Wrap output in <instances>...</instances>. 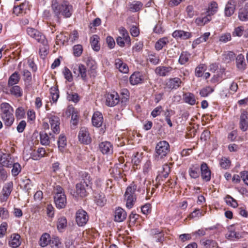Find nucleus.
<instances>
[{"label": "nucleus", "instance_id": "nucleus-1", "mask_svg": "<svg viewBox=\"0 0 248 248\" xmlns=\"http://www.w3.org/2000/svg\"><path fill=\"white\" fill-rule=\"evenodd\" d=\"M0 118L4 125L10 127L15 121L14 108L8 103L3 102L0 105Z\"/></svg>", "mask_w": 248, "mask_h": 248}, {"label": "nucleus", "instance_id": "nucleus-2", "mask_svg": "<svg viewBox=\"0 0 248 248\" xmlns=\"http://www.w3.org/2000/svg\"><path fill=\"white\" fill-rule=\"evenodd\" d=\"M51 7L54 13L56 15L62 16H71L73 12V8L72 5L67 1H63L59 4L57 0H53Z\"/></svg>", "mask_w": 248, "mask_h": 248}, {"label": "nucleus", "instance_id": "nucleus-3", "mask_svg": "<svg viewBox=\"0 0 248 248\" xmlns=\"http://www.w3.org/2000/svg\"><path fill=\"white\" fill-rule=\"evenodd\" d=\"M170 152V145L168 142L165 140L159 141L156 145L154 157L155 160L159 161L164 157Z\"/></svg>", "mask_w": 248, "mask_h": 248}, {"label": "nucleus", "instance_id": "nucleus-4", "mask_svg": "<svg viewBox=\"0 0 248 248\" xmlns=\"http://www.w3.org/2000/svg\"><path fill=\"white\" fill-rule=\"evenodd\" d=\"M56 190V194L54 196V202L56 206L58 209L63 208L66 204V198L63 188L59 186H57Z\"/></svg>", "mask_w": 248, "mask_h": 248}, {"label": "nucleus", "instance_id": "nucleus-5", "mask_svg": "<svg viewBox=\"0 0 248 248\" xmlns=\"http://www.w3.org/2000/svg\"><path fill=\"white\" fill-rule=\"evenodd\" d=\"M136 186L131 185L128 186L124 194V199L126 201V206L128 209H131L134 204L136 198L135 191Z\"/></svg>", "mask_w": 248, "mask_h": 248}, {"label": "nucleus", "instance_id": "nucleus-6", "mask_svg": "<svg viewBox=\"0 0 248 248\" xmlns=\"http://www.w3.org/2000/svg\"><path fill=\"white\" fill-rule=\"evenodd\" d=\"M89 220L87 213L83 209L78 210L76 214V221L79 226H84Z\"/></svg>", "mask_w": 248, "mask_h": 248}, {"label": "nucleus", "instance_id": "nucleus-7", "mask_svg": "<svg viewBox=\"0 0 248 248\" xmlns=\"http://www.w3.org/2000/svg\"><path fill=\"white\" fill-rule=\"evenodd\" d=\"M47 119L49 120V123L51 126V129L54 133H59L60 132V118L55 115L48 114L47 115Z\"/></svg>", "mask_w": 248, "mask_h": 248}, {"label": "nucleus", "instance_id": "nucleus-8", "mask_svg": "<svg viewBox=\"0 0 248 248\" xmlns=\"http://www.w3.org/2000/svg\"><path fill=\"white\" fill-rule=\"evenodd\" d=\"M73 72L78 76H80L82 79L85 81L87 79V73L86 68L82 64H76L73 66Z\"/></svg>", "mask_w": 248, "mask_h": 248}, {"label": "nucleus", "instance_id": "nucleus-9", "mask_svg": "<svg viewBox=\"0 0 248 248\" xmlns=\"http://www.w3.org/2000/svg\"><path fill=\"white\" fill-rule=\"evenodd\" d=\"M106 98V104L109 107L115 106L120 101L118 94L115 92L107 93Z\"/></svg>", "mask_w": 248, "mask_h": 248}, {"label": "nucleus", "instance_id": "nucleus-10", "mask_svg": "<svg viewBox=\"0 0 248 248\" xmlns=\"http://www.w3.org/2000/svg\"><path fill=\"white\" fill-rule=\"evenodd\" d=\"M99 149L104 155H111L113 152V146L109 141H105L99 143Z\"/></svg>", "mask_w": 248, "mask_h": 248}, {"label": "nucleus", "instance_id": "nucleus-11", "mask_svg": "<svg viewBox=\"0 0 248 248\" xmlns=\"http://www.w3.org/2000/svg\"><path fill=\"white\" fill-rule=\"evenodd\" d=\"M78 139L81 143L88 144L91 142V138L90 136L88 130L86 127H82L78 133Z\"/></svg>", "mask_w": 248, "mask_h": 248}, {"label": "nucleus", "instance_id": "nucleus-12", "mask_svg": "<svg viewBox=\"0 0 248 248\" xmlns=\"http://www.w3.org/2000/svg\"><path fill=\"white\" fill-rule=\"evenodd\" d=\"M201 177L202 179L208 182L211 179V172L207 164L205 162H202L200 166Z\"/></svg>", "mask_w": 248, "mask_h": 248}, {"label": "nucleus", "instance_id": "nucleus-13", "mask_svg": "<svg viewBox=\"0 0 248 248\" xmlns=\"http://www.w3.org/2000/svg\"><path fill=\"white\" fill-rule=\"evenodd\" d=\"M13 188V183L9 182L6 183L3 186L2 190V195L0 196L1 202H6L10 196Z\"/></svg>", "mask_w": 248, "mask_h": 248}, {"label": "nucleus", "instance_id": "nucleus-14", "mask_svg": "<svg viewBox=\"0 0 248 248\" xmlns=\"http://www.w3.org/2000/svg\"><path fill=\"white\" fill-rule=\"evenodd\" d=\"M21 243L20 236L17 233H13L11 235L9 240V245L12 248H17Z\"/></svg>", "mask_w": 248, "mask_h": 248}, {"label": "nucleus", "instance_id": "nucleus-15", "mask_svg": "<svg viewBox=\"0 0 248 248\" xmlns=\"http://www.w3.org/2000/svg\"><path fill=\"white\" fill-rule=\"evenodd\" d=\"M130 82L132 85H137L143 82V75L139 72H134L131 75L129 78Z\"/></svg>", "mask_w": 248, "mask_h": 248}, {"label": "nucleus", "instance_id": "nucleus-16", "mask_svg": "<svg viewBox=\"0 0 248 248\" xmlns=\"http://www.w3.org/2000/svg\"><path fill=\"white\" fill-rule=\"evenodd\" d=\"M172 36L175 38H180L186 40L192 37L191 33L189 32L185 31L182 30H176L172 34Z\"/></svg>", "mask_w": 248, "mask_h": 248}, {"label": "nucleus", "instance_id": "nucleus-17", "mask_svg": "<svg viewBox=\"0 0 248 248\" xmlns=\"http://www.w3.org/2000/svg\"><path fill=\"white\" fill-rule=\"evenodd\" d=\"M115 65L120 72L123 73H127L129 71V68L127 65L124 63L120 59H116L115 60Z\"/></svg>", "mask_w": 248, "mask_h": 248}, {"label": "nucleus", "instance_id": "nucleus-18", "mask_svg": "<svg viewBox=\"0 0 248 248\" xmlns=\"http://www.w3.org/2000/svg\"><path fill=\"white\" fill-rule=\"evenodd\" d=\"M103 118L102 114L98 111L95 112L92 117L93 124L96 127L101 126L103 123Z\"/></svg>", "mask_w": 248, "mask_h": 248}, {"label": "nucleus", "instance_id": "nucleus-19", "mask_svg": "<svg viewBox=\"0 0 248 248\" xmlns=\"http://www.w3.org/2000/svg\"><path fill=\"white\" fill-rule=\"evenodd\" d=\"M240 128L243 131H246L248 128V113L243 111L240 116Z\"/></svg>", "mask_w": 248, "mask_h": 248}, {"label": "nucleus", "instance_id": "nucleus-20", "mask_svg": "<svg viewBox=\"0 0 248 248\" xmlns=\"http://www.w3.org/2000/svg\"><path fill=\"white\" fill-rule=\"evenodd\" d=\"M76 194L78 196L80 197H84L87 195V190L89 187H87L84 184L78 183L76 185Z\"/></svg>", "mask_w": 248, "mask_h": 248}, {"label": "nucleus", "instance_id": "nucleus-21", "mask_svg": "<svg viewBox=\"0 0 248 248\" xmlns=\"http://www.w3.org/2000/svg\"><path fill=\"white\" fill-rule=\"evenodd\" d=\"M126 217L125 211L121 208L116 209L114 213V219L117 222H122Z\"/></svg>", "mask_w": 248, "mask_h": 248}, {"label": "nucleus", "instance_id": "nucleus-22", "mask_svg": "<svg viewBox=\"0 0 248 248\" xmlns=\"http://www.w3.org/2000/svg\"><path fill=\"white\" fill-rule=\"evenodd\" d=\"M236 65L239 70L244 71L247 67L245 58L243 55L239 54L236 58Z\"/></svg>", "mask_w": 248, "mask_h": 248}, {"label": "nucleus", "instance_id": "nucleus-23", "mask_svg": "<svg viewBox=\"0 0 248 248\" xmlns=\"http://www.w3.org/2000/svg\"><path fill=\"white\" fill-rule=\"evenodd\" d=\"M218 9V4L217 2L212 1L209 3L206 9V16H213L216 15Z\"/></svg>", "mask_w": 248, "mask_h": 248}, {"label": "nucleus", "instance_id": "nucleus-24", "mask_svg": "<svg viewBox=\"0 0 248 248\" xmlns=\"http://www.w3.org/2000/svg\"><path fill=\"white\" fill-rule=\"evenodd\" d=\"M94 202L100 206H103L106 203L107 200L103 193L96 192L94 195Z\"/></svg>", "mask_w": 248, "mask_h": 248}, {"label": "nucleus", "instance_id": "nucleus-25", "mask_svg": "<svg viewBox=\"0 0 248 248\" xmlns=\"http://www.w3.org/2000/svg\"><path fill=\"white\" fill-rule=\"evenodd\" d=\"M172 68L170 66H158L155 69V73L159 76L165 77L171 71Z\"/></svg>", "mask_w": 248, "mask_h": 248}, {"label": "nucleus", "instance_id": "nucleus-26", "mask_svg": "<svg viewBox=\"0 0 248 248\" xmlns=\"http://www.w3.org/2000/svg\"><path fill=\"white\" fill-rule=\"evenodd\" d=\"M66 115H70L71 114V124L74 125H76L78 122V115L75 112V108L73 107H69L66 111Z\"/></svg>", "mask_w": 248, "mask_h": 248}, {"label": "nucleus", "instance_id": "nucleus-27", "mask_svg": "<svg viewBox=\"0 0 248 248\" xmlns=\"http://www.w3.org/2000/svg\"><path fill=\"white\" fill-rule=\"evenodd\" d=\"M181 82V80L179 78H175L170 79L167 82L166 86L169 89H177L180 86Z\"/></svg>", "mask_w": 248, "mask_h": 248}, {"label": "nucleus", "instance_id": "nucleus-28", "mask_svg": "<svg viewBox=\"0 0 248 248\" xmlns=\"http://www.w3.org/2000/svg\"><path fill=\"white\" fill-rule=\"evenodd\" d=\"M210 35V33L209 32H207L204 33L202 35L201 37L195 39L192 43V47L195 48L196 46L202 43L207 41L208 39L209 38V37Z\"/></svg>", "mask_w": 248, "mask_h": 248}, {"label": "nucleus", "instance_id": "nucleus-29", "mask_svg": "<svg viewBox=\"0 0 248 248\" xmlns=\"http://www.w3.org/2000/svg\"><path fill=\"white\" fill-rule=\"evenodd\" d=\"M10 93L16 97H21L23 95V91L21 88L18 85H13L9 87Z\"/></svg>", "mask_w": 248, "mask_h": 248}, {"label": "nucleus", "instance_id": "nucleus-30", "mask_svg": "<svg viewBox=\"0 0 248 248\" xmlns=\"http://www.w3.org/2000/svg\"><path fill=\"white\" fill-rule=\"evenodd\" d=\"M189 176L192 178L196 179L200 176L199 166L197 164L192 165L188 170Z\"/></svg>", "mask_w": 248, "mask_h": 248}, {"label": "nucleus", "instance_id": "nucleus-31", "mask_svg": "<svg viewBox=\"0 0 248 248\" xmlns=\"http://www.w3.org/2000/svg\"><path fill=\"white\" fill-rule=\"evenodd\" d=\"M46 151L43 148H39L37 151H33L31 154L32 159L37 160L45 156Z\"/></svg>", "mask_w": 248, "mask_h": 248}, {"label": "nucleus", "instance_id": "nucleus-32", "mask_svg": "<svg viewBox=\"0 0 248 248\" xmlns=\"http://www.w3.org/2000/svg\"><path fill=\"white\" fill-rule=\"evenodd\" d=\"M67 219L64 216L58 217L57 222V227L59 231L62 232L67 226Z\"/></svg>", "mask_w": 248, "mask_h": 248}, {"label": "nucleus", "instance_id": "nucleus-33", "mask_svg": "<svg viewBox=\"0 0 248 248\" xmlns=\"http://www.w3.org/2000/svg\"><path fill=\"white\" fill-rule=\"evenodd\" d=\"M19 80L20 76L18 72H15L9 77L8 81V85L9 87L15 85L19 82Z\"/></svg>", "mask_w": 248, "mask_h": 248}, {"label": "nucleus", "instance_id": "nucleus-34", "mask_svg": "<svg viewBox=\"0 0 248 248\" xmlns=\"http://www.w3.org/2000/svg\"><path fill=\"white\" fill-rule=\"evenodd\" d=\"M183 98L185 102L190 105H194L196 103L195 95L190 93H186L184 94Z\"/></svg>", "mask_w": 248, "mask_h": 248}, {"label": "nucleus", "instance_id": "nucleus-35", "mask_svg": "<svg viewBox=\"0 0 248 248\" xmlns=\"http://www.w3.org/2000/svg\"><path fill=\"white\" fill-rule=\"evenodd\" d=\"M235 9V5L233 2L228 1L225 7L224 12L225 16H232L234 13Z\"/></svg>", "mask_w": 248, "mask_h": 248}, {"label": "nucleus", "instance_id": "nucleus-36", "mask_svg": "<svg viewBox=\"0 0 248 248\" xmlns=\"http://www.w3.org/2000/svg\"><path fill=\"white\" fill-rule=\"evenodd\" d=\"M24 69L22 71V75L23 77V80L26 83H28V84H30L31 79L32 76L31 72H30L26 67L25 64H23Z\"/></svg>", "mask_w": 248, "mask_h": 248}, {"label": "nucleus", "instance_id": "nucleus-37", "mask_svg": "<svg viewBox=\"0 0 248 248\" xmlns=\"http://www.w3.org/2000/svg\"><path fill=\"white\" fill-rule=\"evenodd\" d=\"M169 43V40L167 37H163L159 39L155 44V48L157 50H160L163 48Z\"/></svg>", "mask_w": 248, "mask_h": 248}, {"label": "nucleus", "instance_id": "nucleus-38", "mask_svg": "<svg viewBox=\"0 0 248 248\" xmlns=\"http://www.w3.org/2000/svg\"><path fill=\"white\" fill-rule=\"evenodd\" d=\"M119 32L121 37L124 40L125 43L130 45L131 44L130 37L125 29L124 27H121L119 29Z\"/></svg>", "mask_w": 248, "mask_h": 248}, {"label": "nucleus", "instance_id": "nucleus-39", "mask_svg": "<svg viewBox=\"0 0 248 248\" xmlns=\"http://www.w3.org/2000/svg\"><path fill=\"white\" fill-rule=\"evenodd\" d=\"M142 6V3L139 1H134L129 4V10L132 12L139 11Z\"/></svg>", "mask_w": 248, "mask_h": 248}, {"label": "nucleus", "instance_id": "nucleus-40", "mask_svg": "<svg viewBox=\"0 0 248 248\" xmlns=\"http://www.w3.org/2000/svg\"><path fill=\"white\" fill-rule=\"evenodd\" d=\"M241 237L238 232H236L234 231L229 230L226 234V238L230 240H234L238 239Z\"/></svg>", "mask_w": 248, "mask_h": 248}, {"label": "nucleus", "instance_id": "nucleus-41", "mask_svg": "<svg viewBox=\"0 0 248 248\" xmlns=\"http://www.w3.org/2000/svg\"><path fill=\"white\" fill-rule=\"evenodd\" d=\"M99 37L97 35H93L91 37V44L93 49L98 51L100 49V46L98 45Z\"/></svg>", "mask_w": 248, "mask_h": 248}, {"label": "nucleus", "instance_id": "nucleus-42", "mask_svg": "<svg viewBox=\"0 0 248 248\" xmlns=\"http://www.w3.org/2000/svg\"><path fill=\"white\" fill-rule=\"evenodd\" d=\"M50 241V235L47 233H45L41 236L39 240L40 245L42 247L46 246Z\"/></svg>", "mask_w": 248, "mask_h": 248}, {"label": "nucleus", "instance_id": "nucleus-43", "mask_svg": "<svg viewBox=\"0 0 248 248\" xmlns=\"http://www.w3.org/2000/svg\"><path fill=\"white\" fill-rule=\"evenodd\" d=\"M80 183L84 184L87 187H90L91 184V178L88 173L84 172L82 175V180Z\"/></svg>", "mask_w": 248, "mask_h": 248}, {"label": "nucleus", "instance_id": "nucleus-44", "mask_svg": "<svg viewBox=\"0 0 248 248\" xmlns=\"http://www.w3.org/2000/svg\"><path fill=\"white\" fill-rule=\"evenodd\" d=\"M42 46H40L39 52L40 56L44 58L47 54L48 46L47 45V41L46 39V43L44 44H41Z\"/></svg>", "mask_w": 248, "mask_h": 248}, {"label": "nucleus", "instance_id": "nucleus-45", "mask_svg": "<svg viewBox=\"0 0 248 248\" xmlns=\"http://www.w3.org/2000/svg\"><path fill=\"white\" fill-rule=\"evenodd\" d=\"M58 145L59 150L62 151L66 145V137L63 135H60L58 140Z\"/></svg>", "mask_w": 248, "mask_h": 248}, {"label": "nucleus", "instance_id": "nucleus-46", "mask_svg": "<svg viewBox=\"0 0 248 248\" xmlns=\"http://www.w3.org/2000/svg\"><path fill=\"white\" fill-rule=\"evenodd\" d=\"M50 93L53 103H56L59 97V93L58 89L56 87H52L50 89Z\"/></svg>", "mask_w": 248, "mask_h": 248}, {"label": "nucleus", "instance_id": "nucleus-47", "mask_svg": "<svg viewBox=\"0 0 248 248\" xmlns=\"http://www.w3.org/2000/svg\"><path fill=\"white\" fill-rule=\"evenodd\" d=\"M190 54L187 52H182L179 57V62L181 64H185L189 59Z\"/></svg>", "mask_w": 248, "mask_h": 248}, {"label": "nucleus", "instance_id": "nucleus-48", "mask_svg": "<svg viewBox=\"0 0 248 248\" xmlns=\"http://www.w3.org/2000/svg\"><path fill=\"white\" fill-rule=\"evenodd\" d=\"M225 201L226 204L229 206H232L233 208H236L238 206L237 201L229 195H227L225 198Z\"/></svg>", "mask_w": 248, "mask_h": 248}, {"label": "nucleus", "instance_id": "nucleus-49", "mask_svg": "<svg viewBox=\"0 0 248 248\" xmlns=\"http://www.w3.org/2000/svg\"><path fill=\"white\" fill-rule=\"evenodd\" d=\"M211 19V18H209L208 16H198L196 19L195 22L199 26H203Z\"/></svg>", "mask_w": 248, "mask_h": 248}, {"label": "nucleus", "instance_id": "nucleus-50", "mask_svg": "<svg viewBox=\"0 0 248 248\" xmlns=\"http://www.w3.org/2000/svg\"><path fill=\"white\" fill-rule=\"evenodd\" d=\"M31 37L35 39L40 44H44L46 43V38L45 35L39 31L38 33H34Z\"/></svg>", "mask_w": 248, "mask_h": 248}, {"label": "nucleus", "instance_id": "nucleus-51", "mask_svg": "<svg viewBox=\"0 0 248 248\" xmlns=\"http://www.w3.org/2000/svg\"><path fill=\"white\" fill-rule=\"evenodd\" d=\"M214 91V89L213 88H212L210 86H207L205 88H202L200 91V94L202 97H206L210 93L213 92Z\"/></svg>", "mask_w": 248, "mask_h": 248}, {"label": "nucleus", "instance_id": "nucleus-52", "mask_svg": "<svg viewBox=\"0 0 248 248\" xmlns=\"http://www.w3.org/2000/svg\"><path fill=\"white\" fill-rule=\"evenodd\" d=\"M202 244L206 248L216 247L217 244L214 240L210 239H204L202 241Z\"/></svg>", "mask_w": 248, "mask_h": 248}, {"label": "nucleus", "instance_id": "nucleus-53", "mask_svg": "<svg viewBox=\"0 0 248 248\" xmlns=\"http://www.w3.org/2000/svg\"><path fill=\"white\" fill-rule=\"evenodd\" d=\"M73 54L75 57H79L82 53L83 47L81 45H76L73 47Z\"/></svg>", "mask_w": 248, "mask_h": 248}, {"label": "nucleus", "instance_id": "nucleus-54", "mask_svg": "<svg viewBox=\"0 0 248 248\" xmlns=\"http://www.w3.org/2000/svg\"><path fill=\"white\" fill-rule=\"evenodd\" d=\"M170 172V168L168 164H164L162 168V170L160 171L159 175L164 178H167Z\"/></svg>", "mask_w": 248, "mask_h": 248}, {"label": "nucleus", "instance_id": "nucleus-55", "mask_svg": "<svg viewBox=\"0 0 248 248\" xmlns=\"http://www.w3.org/2000/svg\"><path fill=\"white\" fill-rule=\"evenodd\" d=\"M205 212H203V211H201L199 209H196L193 212H192L189 215L188 217L190 218H199L203 216Z\"/></svg>", "mask_w": 248, "mask_h": 248}, {"label": "nucleus", "instance_id": "nucleus-56", "mask_svg": "<svg viewBox=\"0 0 248 248\" xmlns=\"http://www.w3.org/2000/svg\"><path fill=\"white\" fill-rule=\"evenodd\" d=\"M13 167L11 172L13 176H17L21 170L20 165L18 163H14L12 166Z\"/></svg>", "mask_w": 248, "mask_h": 248}, {"label": "nucleus", "instance_id": "nucleus-57", "mask_svg": "<svg viewBox=\"0 0 248 248\" xmlns=\"http://www.w3.org/2000/svg\"><path fill=\"white\" fill-rule=\"evenodd\" d=\"M62 73L64 78L69 82L73 80V76L70 70L66 67H65L63 70Z\"/></svg>", "mask_w": 248, "mask_h": 248}, {"label": "nucleus", "instance_id": "nucleus-58", "mask_svg": "<svg viewBox=\"0 0 248 248\" xmlns=\"http://www.w3.org/2000/svg\"><path fill=\"white\" fill-rule=\"evenodd\" d=\"M205 69L206 67L204 64H200L195 69V76L197 77H202V73L205 70Z\"/></svg>", "mask_w": 248, "mask_h": 248}, {"label": "nucleus", "instance_id": "nucleus-59", "mask_svg": "<svg viewBox=\"0 0 248 248\" xmlns=\"http://www.w3.org/2000/svg\"><path fill=\"white\" fill-rule=\"evenodd\" d=\"M41 143L43 145H46L49 144V139L46 133H41L40 135Z\"/></svg>", "mask_w": 248, "mask_h": 248}, {"label": "nucleus", "instance_id": "nucleus-60", "mask_svg": "<svg viewBox=\"0 0 248 248\" xmlns=\"http://www.w3.org/2000/svg\"><path fill=\"white\" fill-rule=\"evenodd\" d=\"M220 166L225 169H227L230 166V161L227 158H222L220 161Z\"/></svg>", "mask_w": 248, "mask_h": 248}, {"label": "nucleus", "instance_id": "nucleus-61", "mask_svg": "<svg viewBox=\"0 0 248 248\" xmlns=\"http://www.w3.org/2000/svg\"><path fill=\"white\" fill-rule=\"evenodd\" d=\"M16 116L17 119H22L25 116L24 109L22 107H18L16 110Z\"/></svg>", "mask_w": 248, "mask_h": 248}, {"label": "nucleus", "instance_id": "nucleus-62", "mask_svg": "<svg viewBox=\"0 0 248 248\" xmlns=\"http://www.w3.org/2000/svg\"><path fill=\"white\" fill-rule=\"evenodd\" d=\"M149 61L154 64H157L159 62V57L156 54H151L149 56Z\"/></svg>", "mask_w": 248, "mask_h": 248}, {"label": "nucleus", "instance_id": "nucleus-63", "mask_svg": "<svg viewBox=\"0 0 248 248\" xmlns=\"http://www.w3.org/2000/svg\"><path fill=\"white\" fill-rule=\"evenodd\" d=\"M163 108L161 106H159L155 108L153 111L151 112V115L155 118L157 116L159 115L162 112Z\"/></svg>", "mask_w": 248, "mask_h": 248}, {"label": "nucleus", "instance_id": "nucleus-64", "mask_svg": "<svg viewBox=\"0 0 248 248\" xmlns=\"http://www.w3.org/2000/svg\"><path fill=\"white\" fill-rule=\"evenodd\" d=\"M240 177L246 185L248 186V171H243L240 172Z\"/></svg>", "mask_w": 248, "mask_h": 248}]
</instances>
